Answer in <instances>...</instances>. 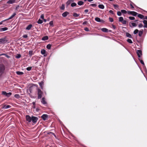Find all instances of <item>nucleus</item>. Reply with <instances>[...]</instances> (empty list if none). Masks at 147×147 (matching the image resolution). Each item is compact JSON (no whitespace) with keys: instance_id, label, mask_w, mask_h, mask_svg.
Listing matches in <instances>:
<instances>
[{"instance_id":"obj_61","label":"nucleus","mask_w":147,"mask_h":147,"mask_svg":"<svg viewBox=\"0 0 147 147\" xmlns=\"http://www.w3.org/2000/svg\"><path fill=\"white\" fill-rule=\"evenodd\" d=\"M88 9H85V10H84V12H85V13H86L87 12H88Z\"/></svg>"},{"instance_id":"obj_59","label":"nucleus","mask_w":147,"mask_h":147,"mask_svg":"<svg viewBox=\"0 0 147 147\" xmlns=\"http://www.w3.org/2000/svg\"><path fill=\"white\" fill-rule=\"evenodd\" d=\"M48 134H53V135L55 137H56L55 134L54 133H53L52 132H50Z\"/></svg>"},{"instance_id":"obj_35","label":"nucleus","mask_w":147,"mask_h":147,"mask_svg":"<svg viewBox=\"0 0 147 147\" xmlns=\"http://www.w3.org/2000/svg\"><path fill=\"white\" fill-rule=\"evenodd\" d=\"M42 20L39 19L37 22V23L38 24H41L42 23Z\"/></svg>"},{"instance_id":"obj_58","label":"nucleus","mask_w":147,"mask_h":147,"mask_svg":"<svg viewBox=\"0 0 147 147\" xmlns=\"http://www.w3.org/2000/svg\"><path fill=\"white\" fill-rule=\"evenodd\" d=\"M40 18L41 19H44V15L43 14H42L41 15Z\"/></svg>"},{"instance_id":"obj_18","label":"nucleus","mask_w":147,"mask_h":147,"mask_svg":"<svg viewBox=\"0 0 147 147\" xmlns=\"http://www.w3.org/2000/svg\"><path fill=\"white\" fill-rule=\"evenodd\" d=\"M101 30L103 32H107L108 31V30L105 28H103L101 29Z\"/></svg>"},{"instance_id":"obj_47","label":"nucleus","mask_w":147,"mask_h":147,"mask_svg":"<svg viewBox=\"0 0 147 147\" xmlns=\"http://www.w3.org/2000/svg\"><path fill=\"white\" fill-rule=\"evenodd\" d=\"M129 18L131 20H133L135 19V18L133 17L130 16Z\"/></svg>"},{"instance_id":"obj_63","label":"nucleus","mask_w":147,"mask_h":147,"mask_svg":"<svg viewBox=\"0 0 147 147\" xmlns=\"http://www.w3.org/2000/svg\"><path fill=\"white\" fill-rule=\"evenodd\" d=\"M100 22H101L102 23H104L105 22V21L102 20H100Z\"/></svg>"},{"instance_id":"obj_60","label":"nucleus","mask_w":147,"mask_h":147,"mask_svg":"<svg viewBox=\"0 0 147 147\" xmlns=\"http://www.w3.org/2000/svg\"><path fill=\"white\" fill-rule=\"evenodd\" d=\"M5 57H6L7 58H9L10 57V56L9 55H7L6 54L5 56Z\"/></svg>"},{"instance_id":"obj_51","label":"nucleus","mask_w":147,"mask_h":147,"mask_svg":"<svg viewBox=\"0 0 147 147\" xmlns=\"http://www.w3.org/2000/svg\"><path fill=\"white\" fill-rule=\"evenodd\" d=\"M109 20L111 22H112L113 21V20L112 18H109Z\"/></svg>"},{"instance_id":"obj_4","label":"nucleus","mask_w":147,"mask_h":147,"mask_svg":"<svg viewBox=\"0 0 147 147\" xmlns=\"http://www.w3.org/2000/svg\"><path fill=\"white\" fill-rule=\"evenodd\" d=\"M38 119V118L37 117L34 116H32V117L31 121H32L33 123H35L36 122Z\"/></svg>"},{"instance_id":"obj_54","label":"nucleus","mask_w":147,"mask_h":147,"mask_svg":"<svg viewBox=\"0 0 147 147\" xmlns=\"http://www.w3.org/2000/svg\"><path fill=\"white\" fill-rule=\"evenodd\" d=\"M23 37L24 38H26L28 37V36L26 34H25L23 36Z\"/></svg>"},{"instance_id":"obj_11","label":"nucleus","mask_w":147,"mask_h":147,"mask_svg":"<svg viewBox=\"0 0 147 147\" xmlns=\"http://www.w3.org/2000/svg\"><path fill=\"white\" fill-rule=\"evenodd\" d=\"M32 25L31 24H29L26 28V30H29L32 27Z\"/></svg>"},{"instance_id":"obj_30","label":"nucleus","mask_w":147,"mask_h":147,"mask_svg":"<svg viewBox=\"0 0 147 147\" xmlns=\"http://www.w3.org/2000/svg\"><path fill=\"white\" fill-rule=\"evenodd\" d=\"M143 32V30L142 31H139L138 35L139 36L141 37L142 35Z\"/></svg>"},{"instance_id":"obj_53","label":"nucleus","mask_w":147,"mask_h":147,"mask_svg":"<svg viewBox=\"0 0 147 147\" xmlns=\"http://www.w3.org/2000/svg\"><path fill=\"white\" fill-rule=\"evenodd\" d=\"M65 8L64 5H62L61 8V9L63 10Z\"/></svg>"},{"instance_id":"obj_16","label":"nucleus","mask_w":147,"mask_h":147,"mask_svg":"<svg viewBox=\"0 0 147 147\" xmlns=\"http://www.w3.org/2000/svg\"><path fill=\"white\" fill-rule=\"evenodd\" d=\"M143 22L144 24V27L145 28H147V21L144 20L143 21Z\"/></svg>"},{"instance_id":"obj_39","label":"nucleus","mask_w":147,"mask_h":147,"mask_svg":"<svg viewBox=\"0 0 147 147\" xmlns=\"http://www.w3.org/2000/svg\"><path fill=\"white\" fill-rule=\"evenodd\" d=\"M138 31H139L138 29H136L134 31V34H136L138 32Z\"/></svg>"},{"instance_id":"obj_28","label":"nucleus","mask_w":147,"mask_h":147,"mask_svg":"<svg viewBox=\"0 0 147 147\" xmlns=\"http://www.w3.org/2000/svg\"><path fill=\"white\" fill-rule=\"evenodd\" d=\"M121 13H122L123 14H126L127 12L125 10L123 9L121 10Z\"/></svg>"},{"instance_id":"obj_38","label":"nucleus","mask_w":147,"mask_h":147,"mask_svg":"<svg viewBox=\"0 0 147 147\" xmlns=\"http://www.w3.org/2000/svg\"><path fill=\"white\" fill-rule=\"evenodd\" d=\"M32 53H33L32 51H29V54L30 56H31L33 54Z\"/></svg>"},{"instance_id":"obj_64","label":"nucleus","mask_w":147,"mask_h":147,"mask_svg":"<svg viewBox=\"0 0 147 147\" xmlns=\"http://www.w3.org/2000/svg\"><path fill=\"white\" fill-rule=\"evenodd\" d=\"M87 23V22L86 21H85V22H84L83 23V25H84V24H86Z\"/></svg>"},{"instance_id":"obj_37","label":"nucleus","mask_w":147,"mask_h":147,"mask_svg":"<svg viewBox=\"0 0 147 147\" xmlns=\"http://www.w3.org/2000/svg\"><path fill=\"white\" fill-rule=\"evenodd\" d=\"M117 15L119 16H121L122 15V13L121 11L120 12V11H118L117 13Z\"/></svg>"},{"instance_id":"obj_27","label":"nucleus","mask_w":147,"mask_h":147,"mask_svg":"<svg viewBox=\"0 0 147 147\" xmlns=\"http://www.w3.org/2000/svg\"><path fill=\"white\" fill-rule=\"evenodd\" d=\"M16 73L18 75H22L23 74V72L20 71H16Z\"/></svg>"},{"instance_id":"obj_44","label":"nucleus","mask_w":147,"mask_h":147,"mask_svg":"<svg viewBox=\"0 0 147 147\" xmlns=\"http://www.w3.org/2000/svg\"><path fill=\"white\" fill-rule=\"evenodd\" d=\"M32 67H28L26 68V69L28 71H30L32 69Z\"/></svg>"},{"instance_id":"obj_17","label":"nucleus","mask_w":147,"mask_h":147,"mask_svg":"<svg viewBox=\"0 0 147 147\" xmlns=\"http://www.w3.org/2000/svg\"><path fill=\"white\" fill-rule=\"evenodd\" d=\"M138 59L140 61L141 63L144 65V67L146 69V66L145 65V64L143 61L142 60H140V59Z\"/></svg>"},{"instance_id":"obj_5","label":"nucleus","mask_w":147,"mask_h":147,"mask_svg":"<svg viewBox=\"0 0 147 147\" xmlns=\"http://www.w3.org/2000/svg\"><path fill=\"white\" fill-rule=\"evenodd\" d=\"M136 53L139 58L142 55V51L140 50H137Z\"/></svg>"},{"instance_id":"obj_3","label":"nucleus","mask_w":147,"mask_h":147,"mask_svg":"<svg viewBox=\"0 0 147 147\" xmlns=\"http://www.w3.org/2000/svg\"><path fill=\"white\" fill-rule=\"evenodd\" d=\"M127 13L128 14L132 15L134 16H136L138 14V13L137 12L134 11H128Z\"/></svg>"},{"instance_id":"obj_33","label":"nucleus","mask_w":147,"mask_h":147,"mask_svg":"<svg viewBox=\"0 0 147 147\" xmlns=\"http://www.w3.org/2000/svg\"><path fill=\"white\" fill-rule=\"evenodd\" d=\"M11 93L10 92L7 93L6 96L7 97H9L11 95Z\"/></svg>"},{"instance_id":"obj_22","label":"nucleus","mask_w":147,"mask_h":147,"mask_svg":"<svg viewBox=\"0 0 147 147\" xmlns=\"http://www.w3.org/2000/svg\"><path fill=\"white\" fill-rule=\"evenodd\" d=\"M126 36L127 37L130 38H132L131 34L127 32L126 34Z\"/></svg>"},{"instance_id":"obj_9","label":"nucleus","mask_w":147,"mask_h":147,"mask_svg":"<svg viewBox=\"0 0 147 147\" xmlns=\"http://www.w3.org/2000/svg\"><path fill=\"white\" fill-rule=\"evenodd\" d=\"M6 42L5 38H2L0 39V44H4Z\"/></svg>"},{"instance_id":"obj_45","label":"nucleus","mask_w":147,"mask_h":147,"mask_svg":"<svg viewBox=\"0 0 147 147\" xmlns=\"http://www.w3.org/2000/svg\"><path fill=\"white\" fill-rule=\"evenodd\" d=\"M132 26V27H136L137 26V25L136 24L134 23H132L131 24Z\"/></svg>"},{"instance_id":"obj_32","label":"nucleus","mask_w":147,"mask_h":147,"mask_svg":"<svg viewBox=\"0 0 147 147\" xmlns=\"http://www.w3.org/2000/svg\"><path fill=\"white\" fill-rule=\"evenodd\" d=\"M127 41L130 44H132L133 43V42L130 39H128L127 40Z\"/></svg>"},{"instance_id":"obj_19","label":"nucleus","mask_w":147,"mask_h":147,"mask_svg":"<svg viewBox=\"0 0 147 147\" xmlns=\"http://www.w3.org/2000/svg\"><path fill=\"white\" fill-rule=\"evenodd\" d=\"M44 84V82L43 81H42L40 82L39 83V85L40 86L41 89H43V85Z\"/></svg>"},{"instance_id":"obj_62","label":"nucleus","mask_w":147,"mask_h":147,"mask_svg":"<svg viewBox=\"0 0 147 147\" xmlns=\"http://www.w3.org/2000/svg\"><path fill=\"white\" fill-rule=\"evenodd\" d=\"M85 1H88L89 2H91L93 0H84Z\"/></svg>"},{"instance_id":"obj_2","label":"nucleus","mask_w":147,"mask_h":147,"mask_svg":"<svg viewBox=\"0 0 147 147\" xmlns=\"http://www.w3.org/2000/svg\"><path fill=\"white\" fill-rule=\"evenodd\" d=\"M38 92V98L40 99L42 98V95L43 94L41 90L39 89H37Z\"/></svg>"},{"instance_id":"obj_55","label":"nucleus","mask_w":147,"mask_h":147,"mask_svg":"<svg viewBox=\"0 0 147 147\" xmlns=\"http://www.w3.org/2000/svg\"><path fill=\"white\" fill-rule=\"evenodd\" d=\"M7 20H6V19L5 20H4L2 21L1 22H0V25L2 24L3 22H5V21H7Z\"/></svg>"},{"instance_id":"obj_50","label":"nucleus","mask_w":147,"mask_h":147,"mask_svg":"<svg viewBox=\"0 0 147 147\" xmlns=\"http://www.w3.org/2000/svg\"><path fill=\"white\" fill-rule=\"evenodd\" d=\"M7 93V92H5V91H3L2 92V94H3V95H5V96L6 95Z\"/></svg>"},{"instance_id":"obj_48","label":"nucleus","mask_w":147,"mask_h":147,"mask_svg":"<svg viewBox=\"0 0 147 147\" xmlns=\"http://www.w3.org/2000/svg\"><path fill=\"white\" fill-rule=\"evenodd\" d=\"M90 6L93 7H95L96 6V4L93 3L90 4Z\"/></svg>"},{"instance_id":"obj_6","label":"nucleus","mask_w":147,"mask_h":147,"mask_svg":"<svg viewBox=\"0 0 147 147\" xmlns=\"http://www.w3.org/2000/svg\"><path fill=\"white\" fill-rule=\"evenodd\" d=\"M26 118L27 121H28L29 122H31L32 117H30L29 115H26Z\"/></svg>"},{"instance_id":"obj_42","label":"nucleus","mask_w":147,"mask_h":147,"mask_svg":"<svg viewBox=\"0 0 147 147\" xmlns=\"http://www.w3.org/2000/svg\"><path fill=\"white\" fill-rule=\"evenodd\" d=\"M73 16L77 17L79 16V14H78L76 13H74L73 14Z\"/></svg>"},{"instance_id":"obj_52","label":"nucleus","mask_w":147,"mask_h":147,"mask_svg":"<svg viewBox=\"0 0 147 147\" xmlns=\"http://www.w3.org/2000/svg\"><path fill=\"white\" fill-rule=\"evenodd\" d=\"M49 24L50 26H53V22L52 21L50 22L49 23Z\"/></svg>"},{"instance_id":"obj_25","label":"nucleus","mask_w":147,"mask_h":147,"mask_svg":"<svg viewBox=\"0 0 147 147\" xmlns=\"http://www.w3.org/2000/svg\"><path fill=\"white\" fill-rule=\"evenodd\" d=\"M84 4V2L82 1H78V4L79 5H82Z\"/></svg>"},{"instance_id":"obj_57","label":"nucleus","mask_w":147,"mask_h":147,"mask_svg":"<svg viewBox=\"0 0 147 147\" xmlns=\"http://www.w3.org/2000/svg\"><path fill=\"white\" fill-rule=\"evenodd\" d=\"M109 13H111L112 14H114L113 12V11H112V10H109Z\"/></svg>"},{"instance_id":"obj_15","label":"nucleus","mask_w":147,"mask_h":147,"mask_svg":"<svg viewBox=\"0 0 147 147\" xmlns=\"http://www.w3.org/2000/svg\"><path fill=\"white\" fill-rule=\"evenodd\" d=\"M8 30V28L6 27L0 29V31L3 32L6 31Z\"/></svg>"},{"instance_id":"obj_43","label":"nucleus","mask_w":147,"mask_h":147,"mask_svg":"<svg viewBox=\"0 0 147 147\" xmlns=\"http://www.w3.org/2000/svg\"><path fill=\"white\" fill-rule=\"evenodd\" d=\"M21 57V55L20 54H17L16 56V58L18 59L20 58Z\"/></svg>"},{"instance_id":"obj_29","label":"nucleus","mask_w":147,"mask_h":147,"mask_svg":"<svg viewBox=\"0 0 147 147\" xmlns=\"http://www.w3.org/2000/svg\"><path fill=\"white\" fill-rule=\"evenodd\" d=\"M119 21L120 22H122L123 20V17H121L119 18Z\"/></svg>"},{"instance_id":"obj_46","label":"nucleus","mask_w":147,"mask_h":147,"mask_svg":"<svg viewBox=\"0 0 147 147\" xmlns=\"http://www.w3.org/2000/svg\"><path fill=\"white\" fill-rule=\"evenodd\" d=\"M121 23H122L123 24H125L127 23V21L125 20H123L122 22Z\"/></svg>"},{"instance_id":"obj_36","label":"nucleus","mask_w":147,"mask_h":147,"mask_svg":"<svg viewBox=\"0 0 147 147\" xmlns=\"http://www.w3.org/2000/svg\"><path fill=\"white\" fill-rule=\"evenodd\" d=\"M46 47L47 49H50L51 48V45L50 44H48L47 46Z\"/></svg>"},{"instance_id":"obj_56","label":"nucleus","mask_w":147,"mask_h":147,"mask_svg":"<svg viewBox=\"0 0 147 147\" xmlns=\"http://www.w3.org/2000/svg\"><path fill=\"white\" fill-rule=\"evenodd\" d=\"M84 30L86 31H89V29L88 28H86L84 29Z\"/></svg>"},{"instance_id":"obj_24","label":"nucleus","mask_w":147,"mask_h":147,"mask_svg":"<svg viewBox=\"0 0 147 147\" xmlns=\"http://www.w3.org/2000/svg\"><path fill=\"white\" fill-rule=\"evenodd\" d=\"M98 7L100 9H103L104 8V6L103 5L100 4L98 6Z\"/></svg>"},{"instance_id":"obj_34","label":"nucleus","mask_w":147,"mask_h":147,"mask_svg":"<svg viewBox=\"0 0 147 147\" xmlns=\"http://www.w3.org/2000/svg\"><path fill=\"white\" fill-rule=\"evenodd\" d=\"M76 4L75 3H72L71 4V6L72 7H74L76 5Z\"/></svg>"},{"instance_id":"obj_10","label":"nucleus","mask_w":147,"mask_h":147,"mask_svg":"<svg viewBox=\"0 0 147 147\" xmlns=\"http://www.w3.org/2000/svg\"><path fill=\"white\" fill-rule=\"evenodd\" d=\"M16 13L15 12L14 13H13V14L9 18L7 19L6 20H9L10 19H12L16 16Z\"/></svg>"},{"instance_id":"obj_21","label":"nucleus","mask_w":147,"mask_h":147,"mask_svg":"<svg viewBox=\"0 0 147 147\" xmlns=\"http://www.w3.org/2000/svg\"><path fill=\"white\" fill-rule=\"evenodd\" d=\"M138 17L141 19H144V16L141 14H138Z\"/></svg>"},{"instance_id":"obj_23","label":"nucleus","mask_w":147,"mask_h":147,"mask_svg":"<svg viewBox=\"0 0 147 147\" xmlns=\"http://www.w3.org/2000/svg\"><path fill=\"white\" fill-rule=\"evenodd\" d=\"M11 107V106L9 105H5L3 107V108H4V109H7Z\"/></svg>"},{"instance_id":"obj_31","label":"nucleus","mask_w":147,"mask_h":147,"mask_svg":"<svg viewBox=\"0 0 147 147\" xmlns=\"http://www.w3.org/2000/svg\"><path fill=\"white\" fill-rule=\"evenodd\" d=\"M41 53L42 55H44L46 53V51L44 49L42 50L41 51Z\"/></svg>"},{"instance_id":"obj_20","label":"nucleus","mask_w":147,"mask_h":147,"mask_svg":"<svg viewBox=\"0 0 147 147\" xmlns=\"http://www.w3.org/2000/svg\"><path fill=\"white\" fill-rule=\"evenodd\" d=\"M49 39V38L48 36H45L43 37L42 38V40H48Z\"/></svg>"},{"instance_id":"obj_1","label":"nucleus","mask_w":147,"mask_h":147,"mask_svg":"<svg viewBox=\"0 0 147 147\" xmlns=\"http://www.w3.org/2000/svg\"><path fill=\"white\" fill-rule=\"evenodd\" d=\"M5 69V67L3 65L1 64L0 65V77L1 76L2 74L3 73Z\"/></svg>"},{"instance_id":"obj_13","label":"nucleus","mask_w":147,"mask_h":147,"mask_svg":"<svg viewBox=\"0 0 147 147\" xmlns=\"http://www.w3.org/2000/svg\"><path fill=\"white\" fill-rule=\"evenodd\" d=\"M69 13L68 12L65 11L62 14V16L63 17H65L69 14Z\"/></svg>"},{"instance_id":"obj_41","label":"nucleus","mask_w":147,"mask_h":147,"mask_svg":"<svg viewBox=\"0 0 147 147\" xmlns=\"http://www.w3.org/2000/svg\"><path fill=\"white\" fill-rule=\"evenodd\" d=\"M113 6L115 9H117L118 7V6L117 5L113 4Z\"/></svg>"},{"instance_id":"obj_40","label":"nucleus","mask_w":147,"mask_h":147,"mask_svg":"<svg viewBox=\"0 0 147 147\" xmlns=\"http://www.w3.org/2000/svg\"><path fill=\"white\" fill-rule=\"evenodd\" d=\"M14 97L18 98L20 97V95L18 94H16L14 95Z\"/></svg>"},{"instance_id":"obj_8","label":"nucleus","mask_w":147,"mask_h":147,"mask_svg":"<svg viewBox=\"0 0 147 147\" xmlns=\"http://www.w3.org/2000/svg\"><path fill=\"white\" fill-rule=\"evenodd\" d=\"M42 119L44 120H47V118L48 117V115L46 114H43L41 117Z\"/></svg>"},{"instance_id":"obj_49","label":"nucleus","mask_w":147,"mask_h":147,"mask_svg":"<svg viewBox=\"0 0 147 147\" xmlns=\"http://www.w3.org/2000/svg\"><path fill=\"white\" fill-rule=\"evenodd\" d=\"M143 26V25L142 24H140L138 25V27L139 28H141Z\"/></svg>"},{"instance_id":"obj_12","label":"nucleus","mask_w":147,"mask_h":147,"mask_svg":"<svg viewBox=\"0 0 147 147\" xmlns=\"http://www.w3.org/2000/svg\"><path fill=\"white\" fill-rule=\"evenodd\" d=\"M73 0H68L67 2H66V4L67 5V6H68L72 2H74Z\"/></svg>"},{"instance_id":"obj_26","label":"nucleus","mask_w":147,"mask_h":147,"mask_svg":"<svg viewBox=\"0 0 147 147\" xmlns=\"http://www.w3.org/2000/svg\"><path fill=\"white\" fill-rule=\"evenodd\" d=\"M95 20L98 22H100V19L99 18L96 17L95 19Z\"/></svg>"},{"instance_id":"obj_14","label":"nucleus","mask_w":147,"mask_h":147,"mask_svg":"<svg viewBox=\"0 0 147 147\" xmlns=\"http://www.w3.org/2000/svg\"><path fill=\"white\" fill-rule=\"evenodd\" d=\"M41 102L43 104H45L47 103V102L45 101V98L44 97L42 98Z\"/></svg>"},{"instance_id":"obj_7","label":"nucleus","mask_w":147,"mask_h":147,"mask_svg":"<svg viewBox=\"0 0 147 147\" xmlns=\"http://www.w3.org/2000/svg\"><path fill=\"white\" fill-rule=\"evenodd\" d=\"M17 3L16 0H9L7 2V3L8 4H12L14 3Z\"/></svg>"}]
</instances>
